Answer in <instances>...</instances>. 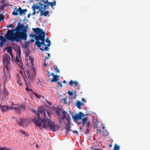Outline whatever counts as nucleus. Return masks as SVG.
Returning <instances> with one entry per match:
<instances>
[{
  "label": "nucleus",
  "mask_w": 150,
  "mask_h": 150,
  "mask_svg": "<svg viewBox=\"0 0 150 150\" xmlns=\"http://www.w3.org/2000/svg\"><path fill=\"white\" fill-rule=\"evenodd\" d=\"M33 112L37 115V116L36 118L32 119V120L36 125L39 127L40 128L42 127L44 128H48L54 131L56 130L55 125L49 118H45L43 120L42 119V117H46V112L49 115V113L47 112L46 110H41L40 108H39L37 111L34 110Z\"/></svg>",
  "instance_id": "nucleus-1"
},
{
  "label": "nucleus",
  "mask_w": 150,
  "mask_h": 150,
  "mask_svg": "<svg viewBox=\"0 0 150 150\" xmlns=\"http://www.w3.org/2000/svg\"><path fill=\"white\" fill-rule=\"evenodd\" d=\"M22 24L18 23L15 29L8 30L5 36V38L10 40L12 42L15 41L19 42L21 40H26L27 34V33L22 30L23 27Z\"/></svg>",
  "instance_id": "nucleus-2"
},
{
  "label": "nucleus",
  "mask_w": 150,
  "mask_h": 150,
  "mask_svg": "<svg viewBox=\"0 0 150 150\" xmlns=\"http://www.w3.org/2000/svg\"><path fill=\"white\" fill-rule=\"evenodd\" d=\"M33 30L35 33V34H30V37L33 38L34 37L35 39L36 40L34 45L35 46H37L38 47H40L41 44H43L44 40V36L45 32L43 30L40 28H33Z\"/></svg>",
  "instance_id": "nucleus-3"
},
{
  "label": "nucleus",
  "mask_w": 150,
  "mask_h": 150,
  "mask_svg": "<svg viewBox=\"0 0 150 150\" xmlns=\"http://www.w3.org/2000/svg\"><path fill=\"white\" fill-rule=\"evenodd\" d=\"M56 112L57 114L58 115L60 122L62 123L61 120H63L65 119L68 122L69 125H71V119L70 118V116L68 115V114L66 112L63 110L62 109L58 108L56 110Z\"/></svg>",
  "instance_id": "nucleus-4"
},
{
  "label": "nucleus",
  "mask_w": 150,
  "mask_h": 150,
  "mask_svg": "<svg viewBox=\"0 0 150 150\" xmlns=\"http://www.w3.org/2000/svg\"><path fill=\"white\" fill-rule=\"evenodd\" d=\"M4 64V70H7V71L9 72L10 69L8 65L10 64L11 57L10 56L7 54L3 55L2 57Z\"/></svg>",
  "instance_id": "nucleus-5"
},
{
  "label": "nucleus",
  "mask_w": 150,
  "mask_h": 150,
  "mask_svg": "<svg viewBox=\"0 0 150 150\" xmlns=\"http://www.w3.org/2000/svg\"><path fill=\"white\" fill-rule=\"evenodd\" d=\"M40 2H41L42 4L43 7L46 9L49 8V6L51 5V6L52 7L53 6H55L56 1H54L53 3L49 2L48 0H40Z\"/></svg>",
  "instance_id": "nucleus-6"
},
{
  "label": "nucleus",
  "mask_w": 150,
  "mask_h": 150,
  "mask_svg": "<svg viewBox=\"0 0 150 150\" xmlns=\"http://www.w3.org/2000/svg\"><path fill=\"white\" fill-rule=\"evenodd\" d=\"M21 50L19 49L17 50L16 52V61L17 64L20 66H21L22 64L21 60Z\"/></svg>",
  "instance_id": "nucleus-7"
},
{
  "label": "nucleus",
  "mask_w": 150,
  "mask_h": 150,
  "mask_svg": "<svg viewBox=\"0 0 150 150\" xmlns=\"http://www.w3.org/2000/svg\"><path fill=\"white\" fill-rule=\"evenodd\" d=\"M84 115L83 112H80L79 114H77L75 115H73L72 118L74 121H76L79 120L81 119Z\"/></svg>",
  "instance_id": "nucleus-8"
},
{
  "label": "nucleus",
  "mask_w": 150,
  "mask_h": 150,
  "mask_svg": "<svg viewBox=\"0 0 150 150\" xmlns=\"http://www.w3.org/2000/svg\"><path fill=\"white\" fill-rule=\"evenodd\" d=\"M32 8L34 10H35L36 9H39L40 12L45 8L44 7H43L42 4L41 2H39V5L38 6H37V4H33L32 6Z\"/></svg>",
  "instance_id": "nucleus-9"
},
{
  "label": "nucleus",
  "mask_w": 150,
  "mask_h": 150,
  "mask_svg": "<svg viewBox=\"0 0 150 150\" xmlns=\"http://www.w3.org/2000/svg\"><path fill=\"white\" fill-rule=\"evenodd\" d=\"M51 75L53 77L52 79L49 78L48 79L49 81H51L52 82H56L57 81L59 80V76L57 75H55V74L54 73H51Z\"/></svg>",
  "instance_id": "nucleus-10"
},
{
  "label": "nucleus",
  "mask_w": 150,
  "mask_h": 150,
  "mask_svg": "<svg viewBox=\"0 0 150 150\" xmlns=\"http://www.w3.org/2000/svg\"><path fill=\"white\" fill-rule=\"evenodd\" d=\"M21 8L20 7H19L18 8H17V7L15 8L12 13V15L14 16H17L19 14H20V11L19 10H21Z\"/></svg>",
  "instance_id": "nucleus-11"
},
{
  "label": "nucleus",
  "mask_w": 150,
  "mask_h": 150,
  "mask_svg": "<svg viewBox=\"0 0 150 150\" xmlns=\"http://www.w3.org/2000/svg\"><path fill=\"white\" fill-rule=\"evenodd\" d=\"M0 108L2 112H6L10 109V107L7 106H1L0 105Z\"/></svg>",
  "instance_id": "nucleus-12"
},
{
  "label": "nucleus",
  "mask_w": 150,
  "mask_h": 150,
  "mask_svg": "<svg viewBox=\"0 0 150 150\" xmlns=\"http://www.w3.org/2000/svg\"><path fill=\"white\" fill-rule=\"evenodd\" d=\"M44 8L42 9L40 12V16H46L49 14V12L48 11H45V9Z\"/></svg>",
  "instance_id": "nucleus-13"
},
{
  "label": "nucleus",
  "mask_w": 150,
  "mask_h": 150,
  "mask_svg": "<svg viewBox=\"0 0 150 150\" xmlns=\"http://www.w3.org/2000/svg\"><path fill=\"white\" fill-rule=\"evenodd\" d=\"M45 36H44V40L43 41V42H44V44H41V45H40V47L41 46V45H44L45 46L44 48L42 49L41 48H40V47H39L40 50L42 51H44L45 50H46V51L47 50H48V49L49 48H48V47H47V45L45 44Z\"/></svg>",
  "instance_id": "nucleus-14"
},
{
  "label": "nucleus",
  "mask_w": 150,
  "mask_h": 150,
  "mask_svg": "<svg viewBox=\"0 0 150 150\" xmlns=\"http://www.w3.org/2000/svg\"><path fill=\"white\" fill-rule=\"evenodd\" d=\"M79 83L77 81H74L72 80H71L69 82V84L71 86H72L74 84H75V86H77L78 87V88H79V85L78 84Z\"/></svg>",
  "instance_id": "nucleus-15"
},
{
  "label": "nucleus",
  "mask_w": 150,
  "mask_h": 150,
  "mask_svg": "<svg viewBox=\"0 0 150 150\" xmlns=\"http://www.w3.org/2000/svg\"><path fill=\"white\" fill-rule=\"evenodd\" d=\"M24 122V120L22 118H20L17 120V123L20 126H23Z\"/></svg>",
  "instance_id": "nucleus-16"
},
{
  "label": "nucleus",
  "mask_w": 150,
  "mask_h": 150,
  "mask_svg": "<svg viewBox=\"0 0 150 150\" xmlns=\"http://www.w3.org/2000/svg\"><path fill=\"white\" fill-rule=\"evenodd\" d=\"M84 104L80 101H78L77 103L76 104V105L77 108L79 109H81V105H83Z\"/></svg>",
  "instance_id": "nucleus-17"
},
{
  "label": "nucleus",
  "mask_w": 150,
  "mask_h": 150,
  "mask_svg": "<svg viewBox=\"0 0 150 150\" xmlns=\"http://www.w3.org/2000/svg\"><path fill=\"white\" fill-rule=\"evenodd\" d=\"M20 12V16L22 15L23 14L25 15L26 14V12L27 11V10L26 9H24L22 10L21 8Z\"/></svg>",
  "instance_id": "nucleus-18"
},
{
  "label": "nucleus",
  "mask_w": 150,
  "mask_h": 150,
  "mask_svg": "<svg viewBox=\"0 0 150 150\" xmlns=\"http://www.w3.org/2000/svg\"><path fill=\"white\" fill-rule=\"evenodd\" d=\"M6 50H7V52L9 53H10L11 55V57H12V48L11 46H8L6 48Z\"/></svg>",
  "instance_id": "nucleus-19"
},
{
  "label": "nucleus",
  "mask_w": 150,
  "mask_h": 150,
  "mask_svg": "<svg viewBox=\"0 0 150 150\" xmlns=\"http://www.w3.org/2000/svg\"><path fill=\"white\" fill-rule=\"evenodd\" d=\"M8 6H9V5L7 3H6L5 4H3L1 6H0V11L3 10L5 7Z\"/></svg>",
  "instance_id": "nucleus-20"
},
{
  "label": "nucleus",
  "mask_w": 150,
  "mask_h": 150,
  "mask_svg": "<svg viewBox=\"0 0 150 150\" xmlns=\"http://www.w3.org/2000/svg\"><path fill=\"white\" fill-rule=\"evenodd\" d=\"M21 24H22V25H23V28H22V30H23L26 33H27V29L28 28V25H27L25 26L23 23H21Z\"/></svg>",
  "instance_id": "nucleus-21"
},
{
  "label": "nucleus",
  "mask_w": 150,
  "mask_h": 150,
  "mask_svg": "<svg viewBox=\"0 0 150 150\" xmlns=\"http://www.w3.org/2000/svg\"><path fill=\"white\" fill-rule=\"evenodd\" d=\"M70 125H69L68 123V125H67L65 127H66V133H67L69 132V131L70 129Z\"/></svg>",
  "instance_id": "nucleus-22"
},
{
  "label": "nucleus",
  "mask_w": 150,
  "mask_h": 150,
  "mask_svg": "<svg viewBox=\"0 0 150 150\" xmlns=\"http://www.w3.org/2000/svg\"><path fill=\"white\" fill-rule=\"evenodd\" d=\"M45 42H46L48 43V44H47V46H48V47L50 46L51 43L50 41V40L49 39V38H47L45 40Z\"/></svg>",
  "instance_id": "nucleus-23"
},
{
  "label": "nucleus",
  "mask_w": 150,
  "mask_h": 150,
  "mask_svg": "<svg viewBox=\"0 0 150 150\" xmlns=\"http://www.w3.org/2000/svg\"><path fill=\"white\" fill-rule=\"evenodd\" d=\"M120 147V146L117 145V144H115L114 146L113 150H119Z\"/></svg>",
  "instance_id": "nucleus-24"
},
{
  "label": "nucleus",
  "mask_w": 150,
  "mask_h": 150,
  "mask_svg": "<svg viewBox=\"0 0 150 150\" xmlns=\"http://www.w3.org/2000/svg\"><path fill=\"white\" fill-rule=\"evenodd\" d=\"M88 119L87 117L85 118L82 119V124L84 125L87 123L86 122L87 121Z\"/></svg>",
  "instance_id": "nucleus-25"
},
{
  "label": "nucleus",
  "mask_w": 150,
  "mask_h": 150,
  "mask_svg": "<svg viewBox=\"0 0 150 150\" xmlns=\"http://www.w3.org/2000/svg\"><path fill=\"white\" fill-rule=\"evenodd\" d=\"M5 18V17L3 14L0 15V22L3 21Z\"/></svg>",
  "instance_id": "nucleus-26"
},
{
  "label": "nucleus",
  "mask_w": 150,
  "mask_h": 150,
  "mask_svg": "<svg viewBox=\"0 0 150 150\" xmlns=\"http://www.w3.org/2000/svg\"><path fill=\"white\" fill-rule=\"evenodd\" d=\"M54 69H55V71L56 73H57L58 72L59 73L60 72L59 70L58 69L57 66V65H55L54 66Z\"/></svg>",
  "instance_id": "nucleus-27"
},
{
  "label": "nucleus",
  "mask_w": 150,
  "mask_h": 150,
  "mask_svg": "<svg viewBox=\"0 0 150 150\" xmlns=\"http://www.w3.org/2000/svg\"><path fill=\"white\" fill-rule=\"evenodd\" d=\"M19 107L22 109H25V104H21L20 105Z\"/></svg>",
  "instance_id": "nucleus-28"
},
{
  "label": "nucleus",
  "mask_w": 150,
  "mask_h": 150,
  "mask_svg": "<svg viewBox=\"0 0 150 150\" xmlns=\"http://www.w3.org/2000/svg\"><path fill=\"white\" fill-rule=\"evenodd\" d=\"M15 111L17 113L20 114V109L19 108L17 107Z\"/></svg>",
  "instance_id": "nucleus-29"
},
{
  "label": "nucleus",
  "mask_w": 150,
  "mask_h": 150,
  "mask_svg": "<svg viewBox=\"0 0 150 150\" xmlns=\"http://www.w3.org/2000/svg\"><path fill=\"white\" fill-rule=\"evenodd\" d=\"M31 58V57L30 56H26L25 57V59L27 60H30Z\"/></svg>",
  "instance_id": "nucleus-30"
},
{
  "label": "nucleus",
  "mask_w": 150,
  "mask_h": 150,
  "mask_svg": "<svg viewBox=\"0 0 150 150\" xmlns=\"http://www.w3.org/2000/svg\"><path fill=\"white\" fill-rule=\"evenodd\" d=\"M33 93L34 94V95H35V96L37 97L38 98H40L41 96L40 95H38L36 93Z\"/></svg>",
  "instance_id": "nucleus-31"
},
{
  "label": "nucleus",
  "mask_w": 150,
  "mask_h": 150,
  "mask_svg": "<svg viewBox=\"0 0 150 150\" xmlns=\"http://www.w3.org/2000/svg\"><path fill=\"white\" fill-rule=\"evenodd\" d=\"M4 93L5 95L6 96H8V91H6V89H5V90L4 91Z\"/></svg>",
  "instance_id": "nucleus-32"
},
{
  "label": "nucleus",
  "mask_w": 150,
  "mask_h": 150,
  "mask_svg": "<svg viewBox=\"0 0 150 150\" xmlns=\"http://www.w3.org/2000/svg\"><path fill=\"white\" fill-rule=\"evenodd\" d=\"M68 94L69 95V96H73V93H72V92L70 91H68Z\"/></svg>",
  "instance_id": "nucleus-33"
},
{
  "label": "nucleus",
  "mask_w": 150,
  "mask_h": 150,
  "mask_svg": "<svg viewBox=\"0 0 150 150\" xmlns=\"http://www.w3.org/2000/svg\"><path fill=\"white\" fill-rule=\"evenodd\" d=\"M13 24L12 23L11 24L7 25V27L8 28H9L10 27L13 28Z\"/></svg>",
  "instance_id": "nucleus-34"
},
{
  "label": "nucleus",
  "mask_w": 150,
  "mask_h": 150,
  "mask_svg": "<svg viewBox=\"0 0 150 150\" xmlns=\"http://www.w3.org/2000/svg\"><path fill=\"white\" fill-rule=\"evenodd\" d=\"M2 42H5V39L4 38V37H3L0 40Z\"/></svg>",
  "instance_id": "nucleus-35"
},
{
  "label": "nucleus",
  "mask_w": 150,
  "mask_h": 150,
  "mask_svg": "<svg viewBox=\"0 0 150 150\" xmlns=\"http://www.w3.org/2000/svg\"><path fill=\"white\" fill-rule=\"evenodd\" d=\"M30 61H31V63L33 65V58H31V59H30Z\"/></svg>",
  "instance_id": "nucleus-36"
},
{
  "label": "nucleus",
  "mask_w": 150,
  "mask_h": 150,
  "mask_svg": "<svg viewBox=\"0 0 150 150\" xmlns=\"http://www.w3.org/2000/svg\"><path fill=\"white\" fill-rule=\"evenodd\" d=\"M58 85L60 87H62V85L60 82H58Z\"/></svg>",
  "instance_id": "nucleus-37"
},
{
  "label": "nucleus",
  "mask_w": 150,
  "mask_h": 150,
  "mask_svg": "<svg viewBox=\"0 0 150 150\" xmlns=\"http://www.w3.org/2000/svg\"><path fill=\"white\" fill-rule=\"evenodd\" d=\"M22 134H25V132L24 131H23L22 130H20L19 131Z\"/></svg>",
  "instance_id": "nucleus-38"
},
{
  "label": "nucleus",
  "mask_w": 150,
  "mask_h": 150,
  "mask_svg": "<svg viewBox=\"0 0 150 150\" xmlns=\"http://www.w3.org/2000/svg\"><path fill=\"white\" fill-rule=\"evenodd\" d=\"M33 14H31V15H35L36 13L35 10H34V9H33Z\"/></svg>",
  "instance_id": "nucleus-39"
},
{
  "label": "nucleus",
  "mask_w": 150,
  "mask_h": 150,
  "mask_svg": "<svg viewBox=\"0 0 150 150\" xmlns=\"http://www.w3.org/2000/svg\"><path fill=\"white\" fill-rule=\"evenodd\" d=\"M25 54L26 55V56H29V54H30L29 52V51L27 52H26L25 53Z\"/></svg>",
  "instance_id": "nucleus-40"
},
{
  "label": "nucleus",
  "mask_w": 150,
  "mask_h": 150,
  "mask_svg": "<svg viewBox=\"0 0 150 150\" xmlns=\"http://www.w3.org/2000/svg\"><path fill=\"white\" fill-rule=\"evenodd\" d=\"M89 128H87L86 131V132L85 133V134H88V133H89Z\"/></svg>",
  "instance_id": "nucleus-41"
},
{
  "label": "nucleus",
  "mask_w": 150,
  "mask_h": 150,
  "mask_svg": "<svg viewBox=\"0 0 150 150\" xmlns=\"http://www.w3.org/2000/svg\"><path fill=\"white\" fill-rule=\"evenodd\" d=\"M26 89L27 91H28L29 92L32 91V89H29L28 88H26Z\"/></svg>",
  "instance_id": "nucleus-42"
},
{
  "label": "nucleus",
  "mask_w": 150,
  "mask_h": 150,
  "mask_svg": "<svg viewBox=\"0 0 150 150\" xmlns=\"http://www.w3.org/2000/svg\"><path fill=\"white\" fill-rule=\"evenodd\" d=\"M4 43L2 42H0V47H2L3 46Z\"/></svg>",
  "instance_id": "nucleus-43"
},
{
  "label": "nucleus",
  "mask_w": 150,
  "mask_h": 150,
  "mask_svg": "<svg viewBox=\"0 0 150 150\" xmlns=\"http://www.w3.org/2000/svg\"><path fill=\"white\" fill-rule=\"evenodd\" d=\"M47 72L48 74V77H50L51 75V74H50V72L49 71H47Z\"/></svg>",
  "instance_id": "nucleus-44"
},
{
  "label": "nucleus",
  "mask_w": 150,
  "mask_h": 150,
  "mask_svg": "<svg viewBox=\"0 0 150 150\" xmlns=\"http://www.w3.org/2000/svg\"><path fill=\"white\" fill-rule=\"evenodd\" d=\"M81 100L82 101V102L83 103H85L86 102V101L84 98H82Z\"/></svg>",
  "instance_id": "nucleus-45"
},
{
  "label": "nucleus",
  "mask_w": 150,
  "mask_h": 150,
  "mask_svg": "<svg viewBox=\"0 0 150 150\" xmlns=\"http://www.w3.org/2000/svg\"><path fill=\"white\" fill-rule=\"evenodd\" d=\"M0 3H4L6 1V0H0Z\"/></svg>",
  "instance_id": "nucleus-46"
},
{
  "label": "nucleus",
  "mask_w": 150,
  "mask_h": 150,
  "mask_svg": "<svg viewBox=\"0 0 150 150\" xmlns=\"http://www.w3.org/2000/svg\"><path fill=\"white\" fill-rule=\"evenodd\" d=\"M6 147H0V150H4L6 148Z\"/></svg>",
  "instance_id": "nucleus-47"
},
{
  "label": "nucleus",
  "mask_w": 150,
  "mask_h": 150,
  "mask_svg": "<svg viewBox=\"0 0 150 150\" xmlns=\"http://www.w3.org/2000/svg\"><path fill=\"white\" fill-rule=\"evenodd\" d=\"M89 123L90 122H88L86 124H87V128H89Z\"/></svg>",
  "instance_id": "nucleus-48"
},
{
  "label": "nucleus",
  "mask_w": 150,
  "mask_h": 150,
  "mask_svg": "<svg viewBox=\"0 0 150 150\" xmlns=\"http://www.w3.org/2000/svg\"><path fill=\"white\" fill-rule=\"evenodd\" d=\"M72 131L74 132V133H76L78 135V131L76 130H75V131Z\"/></svg>",
  "instance_id": "nucleus-49"
},
{
  "label": "nucleus",
  "mask_w": 150,
  "mask_h": 150,
  "mask_svg": "<svg viewBox=\"0 0 150 150\" xmlns=\"http://www.w3.org/2000/svg\"><path fill=\"white\" fill-rule=\"evenodd\" d=\"M97 132H96V134H98V132H100V130L99 129H97Z\"/></svg>",
  "instance_id": "nucleus-50"
},
{
  "label": "nucleus",
  "mask_w": 150,
  "mask_h": 150,
  "mask_svg": "<svg viewBox=\"0 0 150 150\" xmlns=\"http://www.w3.org/2000/svg\"><path fill=\"white\" fill-rule=\"evenodd\" d=\"M67 98L66 97H65L63 99V100L64 101V102H65V101L67 100Z\"/></svg>",
  "instance_id": "nucleus-51"
},
{
  "label": "nucleus",
  "mask_w": 150,
  "mask_h": 150,
  "mask_svg": "<svg viewBox=\"0 0 150 150\" xmlns=\"http://www.w3.org/2000/svg\"><path fill=\"white\" fill-rule=\"evenodd\" d=\"M5 71H6V70H4V76L6 77V73L5 72ZM6 71H7V70H6Z\"/></svg>",
  "instance_id": "nucleus-52"
},
{
  "label": "nucleus",
  "mask_w": 150,
  "mask_h": 150,
  "mask_svg": "<svg viewBox=\"0 0 150 150\" xmlns=\"http://www.w3.org/2000/svg\"><path fill=\"white\" fill-rule=\"evenodd\" d=\"M49 59V57H46L45 59V61H46L47 59Z\"/></svg>",
  "instance_id": "nucleus-53"
},
{
  "label": "nucleus",
  "mask_w": 150,
  "mask_h": 150,
  "mask_svg": "<svg viewBox=\"0 0 150 150\" xmlns=\"http://www.w3.org/2000/svg\"><path fill=\"white\" fill-rule=\"evenodd\" d=\"M47 64H46V63H45V62L44 63V67H45L47 66Z\"/></svg>",
  "instance_id": "nucleus-54"
},
{
  "label": "nucleus",
  "mask_w": 150,
  "mask_h": 150,
  "mask_svg": "<svg viewBox=\"0 0 150 150\" xmlns=\"http://www.w3.org/2000/svg\"><path fill=\"white\" fill-rule=\"evenodd\" d=\"M31 15V14L30 13L28 15V18H29L30 17Z\"/></svg>",
  "instance_id": "nucleus-55"
},
{
  "label": "nucleus",
  "mask_w": 150,
  "mask_h": 150,
  "mask_svg": "<svg viewBox=\"0 0 150 150\" xmlns=\"http://www.w3.org/2000/svg\"><path fill=\"white\" fill-rule=\"evenodd\" d=\"M2 32H3V30H1V33H0V34L1 35H3V34L2 33Z\"/></svg>",
  "instance_id": "nucleus-56"
},
{
  "label": "nucleus",
  "mask_w": 150,
  "mask_h": 150,
  "mask_svg": "<svg viewBox=\"0 0 150 150\" xmlns=\"http://www.w3.org/2000/svg\"><path fill=\"white\" fill-rule=\"evenodd\" d=\"M63 83H66V81L65 80H64L63 81Z\"/></svg>",
  "instance_id": "nucleus-57"
},
{
  "label": "nucleus",
  "mask_w": 150,
  "mask_h": 150,
  "mask_svg": "<svg viewBox=\"0 0 150 150\" xmlns=\"http://www.w3.org/2000/svg\"><path fill=\"white\" fill-rule=\"evenodd\" d=\"M30 41L32 42H34L35 41V40L33 39H31Z\"/></svg>",
  "instance_id": "nucleus-58"
},
{
  "label": "nucleus",
  "mask_w": 150,
  "mask_h": 150,
  "mask_svg": "<svg viewBox=\"0 0 150 150\" xmlns=\"http://www.w3.org/2000/svg\"><path fill=\"white\" fill-rule=\"evenodd\" d=\"M95 127L96 128H98V125H96V126H95Z\"/></svg>",
  "instance_id": "nucleus-59"
},
{
  "label": "nucleus",
  "mask_w": 150,
  "mask_h": 150,
  "mask_svg": "<svg viewBox=\"0 0 150 150\" xmlns=\"http://www.w3.org/2000/svg\"><path fill=\"white\" fill-rule=\"evenodd\" d=\"M17 107H13V110H16V108H17Z\"/></svg>",
  "instance_id": "nucleus-60"
},
{
  "label": "nucleus",
  "mask_w": 150,
  "mask_h": 150,
  "mask_svg": "<svg viewBox=\"0 0 150 150\" xmlns=\"http://www.w3.org/2000/svg\"><path fill=\"white\" fill-rule=\"evenodd\" d=\"M3 37L2 36V35H0V40Z\"/></svg>",
  "instance_id": "nucleus-61"
},
{
  "label": "nucleus",
  "mask_w": 150,
  "mask_h": 150,
  "mask_svg": "<svg viewBox=\"0 0 150 150\" xmlns=\"http://www.w3.org/2000/svg\"><path fill=\"white\" fill-rule=\"evenodd\" d=\"M13 107H11L10 108V109H11V110H13Z\"/></svg>",
  "instance_id": "nucleus-62"
},
{
  "label": "nucleus",
  "mask_w": 150,
  "mask_h": 150,
  "mask_svg": "<svg viewBox=\"0 0 150 150\" xmlns=\"http://www.w3.org/2000/svg\"><path fill=\"white\" fill-rule=\"evenodd\" d=\"M47 55H48V56L49 57H50V53H48V54Z\"/></svg>",
  "instance_id": "nucleus-63"
},
{
  "label": "nucleus",
  "mask_w": 150,
  "mask_h": 150,
  "mask_svg": "<svg viewBox=\"0 0 150 150\" xmlns=\"http://www.w3.org/2000/svg\"><path fill=\"white\" fill-rule=\"evenodd\" d=\"M109 147H111L112 146V144H110V145H109Z\"/></svg>",
  "instance_id": "nucleus-64"
}]
</instances>
